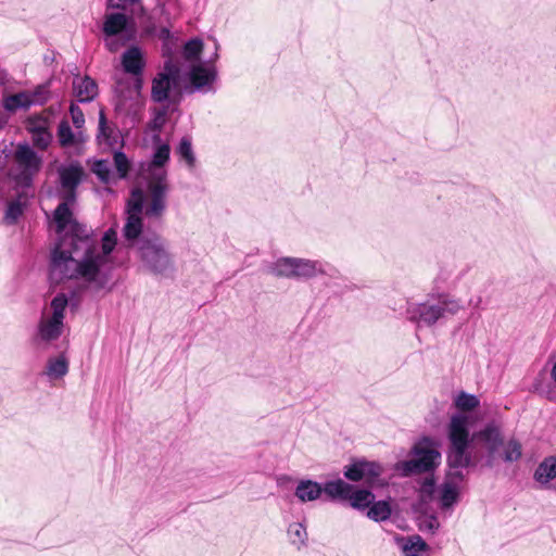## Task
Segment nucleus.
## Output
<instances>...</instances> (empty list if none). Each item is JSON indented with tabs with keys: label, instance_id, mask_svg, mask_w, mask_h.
Masks as SVG:
<instances>
[{
	"label": "nucleus",
	"instance_id": "1",
	"mask_svg": "<svg viewBox=\"0 0 556 556\" xmlns=\"http://www.w3.org/2000/svg\"><path fill=\"white\" fill-rule=\"evenodd\" d=\"M70 254L60 251L52 253L49 264L50 279L59 282L64 279L83 278L84 283L93 286L97 292L106 287L110 274L102 271V267L108 263L105 255H100L97 249L87 250L79 260L71 257Z\"/></svg>",
	"mask_w": 556,
	"mask_h": 556
},
{
	"label": "nucleus",
	"instance_id": "2",
	"mask_svg": "<svg viewBox=\"0 0 556 556\" xmlns=\"http://www.w3.org/2000/svg\"><path fill=\"white\" fill-rule=\"evenodd\" d=\"M470 427L471 421L467 414L455 413L450 418L446 427L448 440L446 465L451 469L469 468L476 465L470 451L475 441Z\"/></svg>",
	"mask_w": 556,
	"mask_h": 556
},
{
	"label": "nucleus",
	"instance_id": "3",
	"mask_svg": "<svg viewBox=\"0 0 556 556\" xmlns=\"http://www.w3.org/2000/svg\"><path fill=\"white\" fill-rule=\"evenodd\" d=\"M136 253L148 273L166 279H173L176 276V256L169 241L161 233L157 232L141 240Z\"/></svg>",
	"mask_w": 556,
	"mask_h": 556
},
{
	"label": "nucleus",
	"instance_id": "4",
	"mask_svg": "<svg viewBox=\"0 0 556 556\" xmlns=\"http://www.w3.org/2000/svg\"><path fill=\"white\" fill-rule=\"evenodd\" d=\"M268 273L278 278L311 280L318 276L334 277L337 269L318 260L283 256L270 264Z\"/></svg>",
	"mask_w": 556,
	"mask_h": 556
},
{
	"label": "nucleus",
	"instance_id": "5",
	"mask_svg": "<svg viewBox=\"0 0 556 556\" xmlns=\"http://www.w3.org/2000/svg\"><path fill=\"white\" fill-rule=\"evenodd\" d=\"M413 458L400 460L394 468L401 477H412L420 473H432L441 463L439 444L430 437L417 441L410 451Z\"/></svg>",
	"mask_w": 556,
	"mask_h": 556
},
{
	"label": "nucleus",
	"instance_id": "6",
	"mask_svg": "<svg viewBox=\"0 0 556 556\" xmlns=\"http://www.w3.org/2000/svg\"><path fill=\"white\" fill-rule=\"evenodd\" d=\"M462 308L455 299L441 296L437 302H407L404 316L417 328L432 327L446 315H455Z\"/></svg>",
	"mask_w": 556,
	"mask_h": 556
},
{
	"label": "nucleus",
	"instance_id": "7",
	"mask_svg": "<svg viewBox=\"0 0 556 556\" xmlns=\"http://www.w3.org/2000/svg\"><path fill=\"white\" fill-rule=\"evenodd\" d=\"M104 46L109 52L115 53L128 42L137 39V24L132 15L125 12L106 13L101 27Z\"/></svg>",
	"mask_w": 556,
	"mask_h": 556
},
{
	"label": "nucleus",
	"instance_id": "8",
	"mask_svg": "<svg viewBox=\"0 0 556 556\" xmlns=\"http://www.w3.org/2000/svg\"><path fill=\"white\" fill-rule=\"evenodd\" d=\"M14 157L16 172L10 176L17 187L30 188L35 176L41 170L42 156L26 141L20 142L15 149Z\"/></svg>",
	"mask_w": 556,
	"mask_h": 556
},
{
	"label": "nucleus",
	"instance_id": "9",
	"mask_svg": "<svg viewBox=\"0 0 556 556\" xmlns=\"http://www.w3.org/2000/svg\"><path fill=\"white\" fill-rule=\"evenodd\" d=\"M383 472L384 468L379 462L366 458H354L343 468V476L346 480L363 481L369 489H382L388 485L387 479L382 477Z\"/></svg>",
	"mask_w": 556,
	"mask_h": 556
},
{
	"label": "nucleus",
	"instance_id": "10",
	"mask_svg": "<svg viewBox=\"0 0 556 556\" xmlns=\"http://www.w3.org/2000/svg\"><path fill=\"white\" fill-rule=\"evenodd\" d=\"M333 502H349V505L357 510L367 509L376 498L374 489L358 488L341 478L336 479V484L331 485Z\"/></svg>",
	"mask_w": 556,
	"mask_h": 556
},
{
	"label": "nucleus",
	"instance_id": "11",
	"mask_svg": "<svg viewBox=\"0 0 556 556\" xmlns=\"http://www.w3.org/2000/svg\"><path fill=\"white\" fill-rule=\"evenodd\" d=\"M217 76L215 65L207 64L204 61L192 64L186 74L185 91L189 94L215 92L213 85Z\"/></svg>",
	"mask_w": 556,
	"mask_h": 556
},
{
	"label": "nucleus",
	"instance_id": "12",
	"mask_svg": "<svg viewBox=\"0 0 556 556\" xmlns=\"http://www.w3.org/2000/svg\"><path fill=\"white\" fill-rule=\"evenodd\" d=\"M167 172L151 170L150 181L148 182V192L150 195V204L146 208L144 214L148 217H159L166 208V193L168 191Z\"/></svg>",
	"mask_w": 556,
	"mask_h": 556
},
{
	"label": "nucleus",
	"instance_id": "13",
	"mask_svg": "<svg viewBox=\"0 0 556 556\" xmlns=\"http://www.w3.org/2000/svg\"><path fill=\"white\" fill-rule=\"evenodd\" d=\"M475 440L481 442L486 448L484 465L492 468L496 462V454L504 445V435L501 426L495 420L488 421L481 429L473 432Z\"/></svg>",
	"mask_w": 556,
	"mask_h": 556
},
{
	"label": "nucleus",
	"instance_id": "14",
	"mask_svg": "<svg viewBox=\"0 0 556 556\" xmlns=\"http://www.w3.org/2000/svg\"><path fill=\"white\" fill-rule=\"evenodd\" d=\"M178 86V83L155 75L152 79L151 100L154 103L172 104V111H178L182 98L181 91L177 90Z\"/></svg>",
	"mask_w": 556,
	"mask_h": 556
},
{
	"label": "nucleus",
	"instance_id": "15",
	"mask_svg": "<svg viewBox=\"0 0 556 556\" xmlns=\"http://www.w3.org/2000/svg\"><path fill=\"white\" fill-rule=\"evenodd\" d=\"M336 484L334 480H327L325 483H319L312 479H301L294 490V496L301 503L314 502L321 497L325 493L326 498L333 502V493L331 492V485Z\"/></svg>",
	"mask_w": 556,
	"mask_h": 556
},
{
	"label": "nucleus",
	"instance_id": "16",
	"mask_svg": "<svg viewBox=\"0 0 556 556\" xmlns=\"http://www.w3.org/2000/svg\"><path fill=\"white\" fill-rule=\"evenodd\" d=\"M26 130L30 134L33 148L46 151L52 140L53 135L48 125V118L41 114H35L27 117Z\"/></svg>",
	"mask_w": 556,
	"mask_h": 556
},
{
	"label": "nucleus",
	"instance_id": "17",
	"mask_svg": "<svg viewBox=\"0 0 556 556\" xmlns=\"http://www.w3.org/2000/svg\"><path fill=\"white\" fill-rule=\"evenodd\" d=\"M64 321L53 318H41L33 336V342L38 345H47L56 341L63 333Z\"/></svg>",
	"mask_w": 556,
	"mask_h": 556
},
{
	"label": "nucleus",
	"instance_id": "18",
	"mask_svg": "<svg viewBox=\"0 0 556 556\" xmlns=\"http://www.w3.org/2000/svg\"><path fill=\"white\" fill-rule=\"evenodd\" d=\"M122 233L127 245L137 251L140 247L141 240L149 236L152 237V235H156L157 232L150 229L146 230L142 217L127 216Z\"/></svg>",
	"mask_w": 556,
	"mask_h": 556
},
{
	"label": "nucleus",
	"instance_id": "19",
	"mask_svg": "<svg viewBox=\"0 0 556 556\" xmlns=\"http://www.w3.org/2000/svg\"><path fill=\"white\" fill-rule=\"evenodd\" d=\"M56 172L61 189H77L86 178L85 168L77 160L61 164Z\"/></svg>",
	"mask_w": 556,
	"mask_h": 556
},
{
	"label": "nucleus",
	"instance_id": "20",
	"mask_svg": "<svg viewBox=\"0 0 556 556\" xmlns=\"http://www.w3.org/2000/svg\"><path fill=\"white\" fill-rule=\"evenodd\" d=\"M147 62L138 45L129 46L121 55L122 71L129 76H142Z\"/></svg>",
	"mask_w": 556,
	"mask_h": 556
},
{
	"label": "nucleus",
	"instance_id": "21",
	"mask_svg": "<svg viewBox=\"0 0 556 556\" xmlns=\"http://www.w3.org/2000/svg\"><path fill=\"white\" fill-rule=\"evenodd\" d=\"M96 244L93 240H87V242H80L79 238H67V237H59V240L55 247L52 249L51 254L55 251H60L63 253H71V257H75L79 252L83 254L87 253V250H94Z\"/></svg>",
	"mask_w": 556,
	"mask_h": 556
},
{
	"label": "nucleus",
	"instance_id": "22",
	"mask_svg": "<svg viewBox=\"0 0 556 556\" xmlns=\"http://www.w3.org/2000/svg\"><path fill=\"white\" fill-rule=\"evenodd\" d=\"M73 87L80 103H89L98 96V85L90 76L74 79Z\"/></svg>",
	"mask_w": 556,
	"mask_h": 556
},
{
	"label": "nucleus",
	"instance_id": "23",
	"mask_svg": "<svg viewBox=\"0 0 556 556\" xmlns=\"http://www.w3.org/2000/svg\"><path fill=\"white\" fill-rule=\"evenodd\" d=\"M151 139L153 143V153L150 169L162 168L169 162L170 146L163 141L160 134H153Z\"/></svg>",
	"mask_w": 556,
	"mask_h": 556
},
{
	"label": "nucleus",
	"instance_id": "24",
	"mask_svg": "<svg viewBox=\"0 0 556 556\" xmlns=\"http://www.w3.org/2000/svg\"><path fill=\"white\" fill-rule=\"evenodd\" d=\"M556 478V455L545 457L535 468L533 479L544 486H549Z\"/></svg>",
	"mask_w": 556,
	"mask_h": 556
},
{
	"label": "nucleus",
	"instance_id": "25",
	"mask_svg": "<svg viewBox=\"0 0 556 556\" xmlns=\"http://www.w3.org/2000/svg\"><path fill=\"white\" fill-rule=\"evenodd\" d=\"M121 131L116 128H113L108 125V119L103 110L99 113V125H98V139H103V141L111 148H114L117 143L123 144V139L121 138Z\"/></svg>",
	"mask_w": 556,
	"mask_h": 556
},
{
	"label": "nucleus",
	"instance_id": "26",
	"mask_svg": "<svg viewBox=\"0 0 556 556\" xmlns=\"http://www.w3.org/2000/svg\"><path fill=\"white\" fill-rule=\"evenodd\" d=\"M399 542L404 556H420L429 548L426 541L418 534L403 536Z\"/></svg>",
	"mask_w": 556,
	"mask_h": 556
},
{
	"label": "nucleus",
	"instance_id": "27",
	"mask_svg": "<svg viewBox=\"0 0 556 556\" xmlns=\"http://www.w3.org/2000/svg\"><path fill=\"white\" fill-rule=\"evenodd\" d=\"M52 216L55 224V231L59 236L65 232L68 226L75 220L73 210L68 207L66 203H59Z\"/></svg>",
	"mask_w": 556,
	"mask_h": 556
},
{
	"label": "nucleus",
	"instance_id": "28",
	"mask_svg": "<svg viewBox=\"0 0 556 556\" xmlns=\"http://www.w3.org/2000/svg\"><path fill=\"white\" fill-rule=\"evenodd\" d=\"M56 136L59 144L62 148L74 147L75 144L83 142V134L78 131L75 134L67 119H62L58 125Z\"/></svg>",
	"mask_w": 556,
	"mask_h": 556
},
{
	"label": "nucleus",
	"instance_id": "29",
	"mask_svg": "<svg viewBox=\"0 0 556 556\" xmlns=\"http://www.w3.org/2000/svg\"><path fill=\"white\" fill-rule=\"evenodd\" d=\"M33 105L31 94L27 90L11 94L3 101L4 110L10 113H14L17 110H28Z\"/></svg>",
	"mask_w": 556,
	"mask_h": 556
},
{
	"label": "nucleus",
	"instance_id": "30",
	"mask_svg": "<svg viewBox=\"0 0 556 556\" xmlns=\"http://www.w3.org/2000/svg\"><path fill=\"white\" fill-rule=\"evenodd\" d=\"M68 359L62 352L58 357H51L47 362L46 374L51 379L63 378L68 372Z\"/></svg>",
	"mask_w": 556,
	"mask_h": 556
},
{
	"label": "nucleus",
	"instance_id": "31",
	"mask_svg": "<svg viewBox=\"0 0 556 556\" xmlns=\"http://www.w3.org/2000/svg\"><path fill=\"white\" fill-rule=\"evenodd\" d=\"M176 154L182 160L187 167L191 170L195 167L197 157L192 147V138L189 135L181 137L176 147Z\"/></svg>",
	"mask_w": 556,
	"mask_h": 556
},
{
	"label": "nucleus",
	"instance_id": "32",
	"mask_svg": "<svg viewBox=\"0 0 556 556\" xmlns=\"http://www.w3.org/2000/svg\"><path fill=\"white\" fill-rule=\"evenodd\" d=\"M459 500V489L458 486L451 482L444 481L440 489V506L442 509L452 508L455 504H457Z\"/></svg>",
	"mask_w": 556,
	"mask_h": 556
},
{
	"label": "nucleus",
	"instance_id": "33",
	"mask_svg": "<svg viewBox=\"0 0 556 556\" xmlns=\"http://www.w3.org/2000/svg\"><path fill=\"white\" fill-rule=\"evenodd\" d=\"M392 513L391 505L388 501L380 500L370 504L367 508V517L376 522L386 521L390 518Z\"/></svg>",
	"mask_w": 556,
	"mask_h": 556
},
{
	"label": "nucleus",
	"instance_id": "34",
	"mask_svg": "<svg viewBox=\"0 0 556 556\" xmlns=\"http://www.w3.org/2000/svg\"><path fill=\"white\" fill-rule=\"evenodd\" d=\"M162 105L157 109L153 110V117L149 122V128L154 131V134H160L162 129L164 128L166 122H167V115L169 113H174L175 111H172L173 105L161 103Z\"/></svg>",
	"mask_w": 556,
	"mask_h": 556
},
{
	"label": "nucleus",
	"instance_id": "35",
	"mask_svg": "<svg viewBox=\"0 0 556 556\" xmlns=\"http://www.w3.org/2000/svg\"><path fill=\"white\" fill-rule=\"evenodd\" d=\"M144 201L143 191L139 188H134L131 190V197L126 203L127 216L142 217L141 214L143 212Z\"/></svg>",
	"mask_w": 556,
	"mask_h": 556
},
{
	"label": "nucleus",
	"instance_id": "36",
	"mask_svg": "<svg viewBox=\"0 0 556 556\" xmlns=\"http://www.w3.org/2000/svg\"><path fill=\"white\" fill-rule=\"evenodd\" d=\"M26 208V203L21 201V197L18 195L16 199L10 201L7 204L4 212V223L7 225H15L20 217L24 214Z\"/></svg>",
	"mask_w": 556,
	"mask_h": 556
},
{
	"label": "nucleus",
	"instance_id": "37",
	"mask_svg": "<svg viewBox=\"0 0 556 556\" xmlns=\"http://www.w3.org/2000/svg\"><path fill=\"white\" fill-rule=\"evenodd\" d=\"M454 405L458 413L471 412L480 406V400L477 395L465 391L458 392L454 399Z\"/></svg>",
	"mask_w": 556,
	"mask_h": 556
},
{
	"label": "nucleus",
	"instance_id": "38",
	"mask_svg": "<svg viewBox=\"0 0 556 556\" xmlns=\"http://www.w3.org/2000/svg\"><path fill=\"white\" fill-rule=\"evenodd\" d=\"M202 51L203 40L198 37L187 40L182 46V56L189 62H200Z\"/></svg>",
	"mask_w": 556,
	"mask_h": 556
},
{
	"label": "nucleus",
	"instance_id": "39",
	"mask_svg": "<svg viewBox=\"0 0 556 556\" xmlns=\"http://www.w3.org/2000/svg\"><path fill=\"white\" fill-rule=\"evenodd\" d=\"M288 536L290 543L295 545L298 548H301L306 544L307 541V531L303 523L293 522L288 527Z\"/></svg>",
	"mask_w": 556,
	"mask_h": 556
},
{
	"label": "nucleus",
	"instance_id": "40",
	"mask_svg": "<svg viewBox=\"0 0 556 556\" xmlns=\"http://www.w3.org/2000/svg\"><path fill=\"white\" fill-rule=\"evenodd\" d=\"M504 446L501 455L504 463L518 462L522 456V445L517 439H509Z\"/></svg>",
	"mask_w": 556,
	"mask_h": 556
},
{
	"label": "nucleus",
	"instance_id": "41",
	"mask_svg": "<svg viewBox=\"0 0 556 556\" xmlns=\"http://www.w3.org/2000/svg\"><path fill=\"white\" fill-rule=\"evenodd\" d=\"M60 237H67V238H79L80 242H87V240H92L91 231L87 228V226L80 222H78L76 218L72 223L71 226H68L67 230L63 232Z\"/></svg>",
	"mask_w": 556,
	"mask_h": 556
},
{
	"label": "nucleus",
	"instance_id": "42",
	"mask_svg": "<svg viewBox=\"0 0 556 556\" xmlns=\"http://www.w3.org/2000/svg\"><path fill=\"white\" fill-rule=\"evenodd\" d=\"M51 84L52 78H49L42 84L37 85L33 91H29L33 98L34 105H45L51 98Z\"/></svg>",
	"mask_w": 556,
	"mask_h": 556
},
{
	"label": "nucleus",
	"instance_id": "43",
	"mask_svg": "<svg viewBox=\"0 0 556 556\" xmlns=\"http://www.w3.org/2000/svg\"><path fill=\"white\" fill-rule=\"evenodd\" d=\"M52 315L50 318L58 319L64 321L65 318V309L68 306V296L67 294L60 292L58 293L50 303Z\"/></svg>",
	"mask_w": 556,
	"mask_h": 556
},
{
	"label": "nucleus",
	"instance_id": "44",
	"mask_svg": "<svg viewBox=\"0 0 556 556\" xmlns=\"http://www.w3.org/2000/svg\"><path fill=\"white\" fill-rule=\"evenodd\" d=\"M113 161H114V165L117 170L118 177L121 179H126L128 177L130 168H131L130 161H129L128 156L126 155V153L121 149L115 150L113 153Z\"/></svg>",
	"mask_w": 556,
	"mask_h": 556
},
{
	"label": "nucleus",
	"instance_id": "45",
	"mask_svg": "<svg viewBox=\"0 0 556 556\" xmlns=\"http://www.w3.org/2000/svg\"><path fill=\"white\" fill-rule=\"evenodd\" d=\"M437 489V482L433 476L426 477L419 486L418 497L421 503H427L432 500Z\"/></svg>",
	"mask_w": 556,
	"mask_h": 556
},
{
	"label": "nucleus",
	"instance_id": "46",
	"mask_svg": "<svg viewBox=\"0 0 556 556\" xmlns=\"http://www.w3.org/2000/svg\"><path fill=\"white\" fill-rule=\"evenodd\" d=\"M141 1L142 0H106V9L124 10L127 4H130V5L139 4L137 16L140 20H143L150 15L148 14L147 9L141 4Z\"/></svg>",
	"mask_w": 556,
	"mask_h": 556
},
{
	"label": "nucleus",
	"instance_id": "47",
	"mask_svg": "<svg viewBox=\"0 0 556 556\" xmlns=\"http://www.w3.org/2000/svg\"><path fill=\"white\" fill-rule=\"evenodd\" d=\"M180 67L174 63L172 60H166L164 62L163 70L156 74V76L162 77L164 79H169L172 83H180L181 78Z\"/></svg>",
	"mask_w": 556,
	"mask_h": 556
},
{
	"label": "nucleus",
	"instance_id": "48",
	"mask_svg": "<svg viewBox=\"0 0 556 556\" xmlns=\"http://www.w3.org/2000/svg\"><path fill=\"white\" fill-rule=\"evenodd\" d=\"M91 172L98 177L103 184H109L111 180L112 169L106 160H97L91 166Z\"/></svg>",
	"mask_w": 556,
	"mask_h": 556
},
{
	"label": "nucleus",
	"instance_id": "49",
	"mask_svg": "<svg viewBox=\"0 0 556 556\" xmlns=\"http://www.w3.org/2000/svg\"><path fill=\"white\" fill-rule=\"evenodd\" d=\"M117 242V237L115 230L112 228L108 229L102 237V253L100 255H105V258L109 261V256L113 252Z\"/></svg>",
	"mask_w": 556,
	"mask_h": 556
},
{
	"label": "nucleus",
	"instance_id": "50",
	"mask_svg": "<svg viewBox=\"0 0 556 556\" xmlns=\"http://www.w3.org/2000/svg\"><path fill=\"white\" fill-rule=\"evenodd\" d=\"M70 114L75 128H83L85 125V115L83 110L75 102H71Z\"/></svg>",
	"mask_w": 556,
	"mask_h": 556
},
{
	"label": "nucleus",
	"instance_id": "51",
	"mask_svg": "<svg viewBox=\"0 0 556 556\" xmlns=\"http://www.w3.org/2000/svg\"><path fill=\"white\" fill-rule=\"evenodd\" d=\"M89 287H90L89 285L81 283L77 288L72 289L70 291V294L67 296H68V302L71 301V305L73 307L78 305L81 293L85 292Z\"/></svg>",
	"mask_w": 556,
	"mask_h": 556
},
{
	"label": "nucleus",
	"instance_id": "52",
	"mask_svg": "<svg viewBox=\"0 0 556 556\" xmlns=\"http://www.w3.org/2000/svg\"><path fill=\"white\" fill-rule=\"evenodd\" d=\"M141 24H142L143 33L146 36L153 37L156 35L157 27H156V25L153 21V17L151 15L141 20Z\"/></svg>",
	"mask_w": 556,
	"mask_h": 556
},
{
	"label": "nucleus",
	"instance_id": "53",
	"mask_svg": "<svg viewBox=\"0 0 556 556\" xmlns=\"http://www.w3.org/2000/svg\"><path fill=\"white\" fill-rule=\"evenodd\" d=\"M60 197L62 199L61 203H66L71 207L77 200V189H62Z\"/></svg>",
	"mask_w": 556,
	"mask_h": 556
},
{
	"label": "nucleus",
	"instance_id": "54",
	"mask_svg": "<svg viewBox=\"0 0 556 556\" xmlns=\"http://www.w3.org/2000/svg\"><path fill=\"white\" fill-rule=\"evenodd\" d=\"M463 468L459 469H451L448 467V470L445 473V481H451L454 483V481H463L465 479V475L462 471Z\"/></svg>",
	"mask_w": 556,
	"mask_h": 556
},
{
	"label": "nucleus",
	"instance_id": "55",
	"mask_svg": "<svg viewBox=\"0 0 556 556\" xmlns=\"http://www.w3.org/2000/svg\"><path fill=\"white\" fill-rule=\"evenodd\" d=\"M440 527V522L437 518V516L431 515L426 521H425V529L430 531L432 534L438 531Z\"/></svg>",
	"mask_w": 556,
	"mask_h": 556
},
{
	"label": "nucleus",
	"instance_id": "56",
	"mask_svg": "<svg viewBox=\"0 0 556 556\" xmlns=\"http://www.w3.org/2000/svg\"><path fill=\"white\" fill-rule=\"evenodd\" d=\"M155 36H157L163 41H168L169 39H172V31L168 27L164 26L157 29Z\"/></svg>",
	"mask_w": 556,
	"mask_h": 556
},
{
	"label": "nucleus",
	"instance_id": "57",
	"mask_svg": "<svg viewBox=\"0 0 556 556\" xmlns=\"http://www.w3.org/2000/svg\"><path fill=\"white\" fill-rule=\"evenodd\" d=\"M134 80V89L136 91H141L143 87V75L142 76H131Z\"/></svg>",
	"mask_w": 556,
	"mask_h": 556
},
{
	"label": "nucleus",
	"instance_id": "58",
	"mask_svg": "<svg viewBox=\"0 0 556 556\" xmlns=\"http://www.w3.org/2000/svg\"><path fill=\"white\" fill-rule=\"evenodd\" d=\"M53 62H54V55H48V54H46V55L43 56V63H45L46 65H50V64H52Z\"/></svg>",
	"mask_w": 556,
	"mask_h": 556
},
{
	"label": "nucleus",
	"instance_id": "59",
	"mask_svg": "<svg viewBox=\"0 0 556 556\" xmlns=\"http://www.w3.org/2000/svg\"><path fill=\"white\" fill-rule=\"evenodd\" d=\"M552 379L556 382V361L553 365L552 372H551Z\"/></svg>",
	"mask_w": 556,
	"mask_h": 556
},
{
	"label": "nucleus",
	"instance_id": "60",
	"mask_svg": "<svg viewBox=\"0 0 556 556\" xmlns=\"http://www.w3.org/2000/svg\"><path fill=\"white\" fill-rule=\"evenodd\" d=\"M217 48H218V46H217V43H215L214 59H216V58L218 56V54H217Z\"/></svg>",
	"mask_w": 556,
	"mask_h": 556
},
{
	"label": "nucleus",
	"instance_id": "61",
	"mask_svg": "<svg viewBox=\"0 0 556 556\" xmlns=\"http://www.w3.org/2000/svg\"><path fill=\"white\" fill-rule=\"evenodd\" d=\"M534 389H535V391L540 392V389L536 383L534 384Z\"/></svg>",
	"mask_w": 556,
	"mask_h": 556
},
{
	"label": "nucleus",
	"instance_id": "62",
	"mask_svg": "<svg viewBox=\"0 0 556 556\" xmlns=\"http://www.w3.org/2000/svg\"><path fill=\"white\" fill-rule=\"evenodd\" d=\"M548 399H549L551 401H555V402H556V399H554V397H552V396H549Z\"/></svg>",
	"mask_w": 556,
	"mask_h": 556
}]
</instances>
